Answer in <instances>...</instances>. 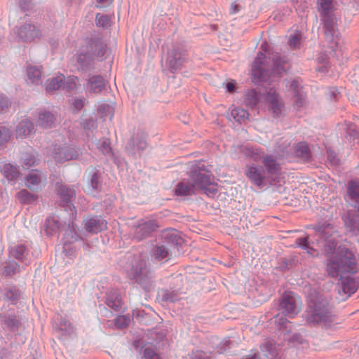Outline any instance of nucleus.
Instances as JSON below:
<instances>
[{"label": "nucleus", "instance_id": "obj_42", "mask_svg": "<svg viewBox=\"0 0 359 359\" xmlns=\"http://www.w3.org/2000/svg\"><path fill=\"white\" fill-rule=\"evenodd\" d=\"M95 23L99 27L108 29L111 25V18L107 15L97 13L95 17Z\"/></svg>", "mask_w": 359, "mask_h": 359}, {"label": "nucleus", "instance_id": "obj_3", "mask_svg": "<svg viewBox=\"0 0 359 359\" xmlns=\"http://www.w3.org/2000/svg\"><path fill=\"white\" fill-rule=\"evenodd\" d=\"M189 181L179 182L175 189L177 196H187L195 194L196 190L202 189L208 196H214L217 189L212 183L211 172L203 161H198L191 165Z\"/></svg>", "mask_w": 359, "mask_h": 359}, {"label": "nucleus", "instance_id": "obj_6", "mask_svg": "<svg viewBox=\"0 0 359 359\" xmlns=\"http://www.w3.org/2000/svg\"><path fill=\"white\" fill-rule=\"evenodd\" d=\"M0 329L1 334L8 338L20 336L25 329L24 318L13 310L0 312Z\"/></svg>", "mask_w": 359, "mask_h": 359}, {"label": "nucleus", "instance_id": "obj_23", "mask_svg": "<svg viewBox=\"0 0 359 359\" xmlns=\"http://www.w3.org/2000/svg\"><path fill=\"white\" fill-rule=\"evenodd\" d=\"M27 82L34 85H40L44 78L41 65H29L26 69Z\"/></svg>", "mask_w": 359, "mask_h": 359}, {"label": "nucleus", "instance_id": "obj_36", "mask_svg": "<svg viewBox=\"0 0 359 359\" xmlns=\"http://www.w3.org/2000/svg\"><path fill=\"white\" fill-rule=\"evenodd\" d=\"M65 81V76L62 74L58 75L50 80L47 81L46 90L48 92H53L56 90L62 88V84Z\"/></svg>", "mask_w": 359, "mask_h": 359}, {"label": "nucleus", "instance_id": "obj_51", "mask_svg": "<svg viewBox=\"0 0 359 359\" xmlns=\"http://www.w3.org/2000/svg\"><path fill=\"white\" fill-rule=\"evenodd\" d=\"M130 317L129 316L121 315L115 319V325L118 329H123L129 325Z\"/></svg>", "mask_w": 359, "mask_h": 359}, {"label": "nucleus", "instance_id": "obj_16", "mask_svg": "<svg viewBox=\"0 0 359 359\" xmlns=\"http://www.w3.org/2000/svg\"><path fill=\"white\" fill-rule=\"evenodd\" d=\"M79 151L70 146H63L55 148L53 151V158L57 162L63 163L67 161L76 159Z\"/></svg>", "mask_w": 359, "mask_h": 359}, {"label": "nucleus", "instance_id": "obj_48", "mask_svg": "<svg viewBox=\"0 0 359 359\" xmlns=\"http://www.w3.org/2000/svg\"><path fill=\"white\" fill-rule=\"evenodd\" d=\"M22 161L23 166L29 168L36 165L37 159L34 154L25 153L22 155Z\"/></svg>", "mask_w": 359, "mask_h": 359}, {"label": "nucleus", "instance_id": "obj_5", "mask_svg": "<svg viewBox=\"0 0 359 359\" xmlns=\"http://www.w3.org/2000/svg\"><path fill=\"white\" fill-rule=\"evenodd\" d=\"M317 4L325 38L331 44V48L334 49L338 46L339 36L337 20L334 14L336 10L334 1L318 0Z\"/></svg>", "mask_w": 359, "mask_h": 359}, {"label": "nucleus", "instance_id": "obj_41", "mask_svg": "<svg viewBox=\"0 0 359 359\" xmlns=\"http://www.w3.org/2000/svg\"><path fill=\"white\" fill-rule=\"evenodd\" d=\"M78 78L74 76H68L65 78V81L62 84V90L68 92H72L77 88Z\"/></svg>", "mask_w": 359, "mask_h": 359}, {"label": "nucleus", "instance_id": "obj_44", "mask_svg": "<svg viewBox=\"0 0 359 359\" xmlns=\"http://www.w3.org/2000/svg\"><path fill=\"white\" fill-rule=\"evenodd\" d=\"M163 302L174 303L180 299L179 294L176 291L163 290L161 292Z\"/></svg>", "mask_w": 359, "mask_h": 359}, {"label": "nucleus", "instance_id": "obj_30", "mask_svg": "<svg viewBox=\"0 0 359 359\" xmlns=\"http://www.w3.org/2000/svg\"><path fill=\"white\" fill-rule=\"evenodd\" d=\"M316 233L320 237L324 240L333 238V236H338V232L334 229V226L324 222L321 224L316 225L313 227Z\"/></svg>", "mask_w": 359, "mask_h": 359}, {"label": "nucleus", "instance_id": "obj_13", "mask_svg": "<svg viewBox=\"0 0 359 359\" xmlns=\"http://www.w3.org/2000/svg\"><path fill=\"white\" fill-rule=\"evenodd\" d=\"M86 175L90 191H100L102 187V173L98 168L90 166L86 169Z\"/></svg>", "mask_w": 359, "mask_h": 359}, {"label": "nucleus", "instance_id": "obj_37", "mask_svg": "<svg viewBox=\"0 0 359 359\" xmlns=\"http://www.w3.org/2000/svg\"><path fill=\"white\" fill-rule=\"evenodd\" d=\"M2 172L5 177L11 181L16 180L20 174L18 168L10 163L4 165Z\"/></svg>", "mask_w": 359, "mask_h": 359}, {"label": "nucleus", "instance_id": "obj_59", "mask_svg": "<svg viewBox=\"0 0 359 359\" xmlns=\"http://www.w3.org/2000/svg\"><path fill=\"white\" fill-rule=\"evenodd\" d=\"M347 133L353 138L359 137V131L357 130V128L353 123H348L347 126Z\"/></svg>", "mask_w": 359, "mask_h": 359}, {"label": "nucleus", "instance_id": "obj_18", "mask_svg": "<svg viewBox=\"0 0 359 359\" xmlns=\"http://www.w3.org/2000/svg\"><path fill=\"white\" fill-rule=\"evenodd\" d=\"M262 164L266 169V173L271 182L273 184L275 182L277 176L280 173V165L277 163L276 160L270 156H265L262 161Z\"/></svg>", "mask_w": 359, "mask_h": 359}, {"label": "nucleus", "instance_id": "obj_9", "mask_svg": "<svg viewBox=\"0 0 359 359\" xmlns=\"http://www.w3.org/2000/svg\"><path fill=\"white\" fill-rule=\"evenodd\" d=\"M245 175L251 183L259 189L272 184L269 177L266 175V170L262 166H249L245 170Z\"/></svg>", "mask_w": 359, "mask_h": 359}, {"label": "nucleus", "instance_id": "obj_50", "mask_svg": "<svg viewBox=\"0 0 359 359\" xmlns=\"http://www.w3.org/2000/svg\"><path fill=\"white\" fill-rule=\"evenodd\" d=\"M11 131L8 128L0 126V148L4 147L10 140Z\"/></svg>", "mask_w": 359, "mask_h": 359}, {"label": "nucleus", "instance_id": "obj_21", "mask_svg": "<svg viewBox=\"0 0 359 359\" xmlns=\"http://www.w3.org/2000/svg\"><path fill=\"white\" fill-rule=\"evenodd\" d=\"M147 146V144L144 137L137 134L131 137L126 149L129 154L135 156L136 154V149L137 151L142 152L146 149Z\"/></svg>", "mask_w": 359, "mask_h": 359}, {"label": "nucleus", "instance_id": "obj_54", "mask_svg": "<svg viewBox=\"0 0 359 359\" xmlns=\"http://www.w3.org/2000/svg\"><path fill=\"white\" fill-rule=\"evenodd\" d=\"M143 359H161L159 355L152 347H147L143 351Z\"/></svg>", "mask_w": 359, "mask_h": 359}, {"label": "nucleus", "instance_id": "obj_45", "mask_svg": "<svg viewBox=\"0 0 359 359\" xmlns=\"http://www.w3.org/2000/svg\"><path fill=\"white\" fill-rule=\"evenodd\" d=\"M309 237H303V238H299L296 240L295 244L302 248L303 250H305L306 252L309 255H313V252H315V250L310 246L309 243Z\"/></svg>", "mask_w": 359, "mask_h": 359}, {"label": "nucleus", "instance_id": "obj_22", "mask_svg": "<svg viewBox=\"0 0 359 359\" xmlns=\"http://www.w3.org/2000/svg\"><path fill=\"white\" fill-rule=\"evenodd\" d=\"M266 100L269 103V111H271L273 117L278 118L282 114L283 104L280 100L278 95L275 91L270 90L267 93Z\"/></svg>", "mask_w": 359, "mask_h": 359}, {"label": "nucleus", "instance_id": "obj_52", "mask_svg": "<svg viewBox=\"0 0 359 359\" xmlns=\"http://www.w3.org/2000/svg\"><path fill=\"white\" fill-rule=\"evenodd\" d=\"M302 35L301 34H295L290 35L289 38V46L294 49H299L301 46Z\"/></svg>", "mask_w": 359, "mask_h": 359}, {"label": "nucleus", "instance_id": "obj_60", "mask_svg": "<svg viewBox=\"0 0 359 359\" xmlns=\"http://www.w3.org/2000/svg\"><path fill=\"white\" fill-rule=\"evenodd\" d=\"M83 126L85 129L93 130L97 127L96 121L93 117L87 118L84 120Z\"/></svg>", "mask_w": 359, "mask_h": 359}, {"label": "nucleus", "instance_id": "obj_10", "mask_svg": "<svg viewBox=\"0 0 359 359\" xmlns=\"http://www.w3.org/2000/svg\"><path fill=\"white\" fill-rule=\"evenodd\" d=\"M155 220H140L137 225L133 226V239L140 241L146 239L158 228Z\"/></svg>", "mask_w": 359, "mask_h": 359}, {"label": "nucleus", "instance_id": "obj_46", "mask_svg": "<svg viewBox=\"0 0 359 359\" xmlns=\"http://www.w3.org/2000/svg\"><path fill=\"white\" fill-rule=\"evenodd\" d=\"M338 236L325 240L324 250L327 254H332L338 245Z\"/></svg>", "mask_w": 359, "mask_h": 359}, {"label": "nucleus", "instance_id": "obj_33", "mask_svg": "<svg viewBox=\"0 0 359 359\" xmlns=\"http://www.w3.org/2000/svg\"><path fill=\"white\" fill-rule=\"evenodd\" d=\"M33 130L34 124L31 121L28 119L22 120L16 127V137L21 138L26 137L29 135Z\"/></svg>", "mask_w": 359, "mask_h": 359}, {"label": "nucleus", "instance_id": "obj_20", "mask_svg": "<svg viewBox=\"0 0 359 359\" xmlns=\"http://www.w3.org/2000/svg\"><path fill=\"white\" fill-rule=\"evenodd\" d=\"M57 194L61 199V203L63 206H69L75 199L76 191L72 188L65 184H57Z\"/></svg>", "mask_w": 359, "mask_h": 359}, {"label": "nucleus", "instance_id": "obj_32", "mask_svg": "<svg viewBox=\"0 0 359 359\" xmlns=\"http://www.w3.org/2000/svg\"><path fill=\"white\" fill-rule=\"evenodd\" d=\"M54 115L48 111H41L39 112L36 124L43 128H51L55 122Z\"/></svg>", "mask_w": 359, "mask_h": 359}, {"label": "nucleus", "instance_id": "obj_49", "mask_svg": "<svg viewBox=\"0 0 359 359\" xmlns=\"http://www.w3.org/2000/svg\"><path fill=\"white\" fill-rule=\"evenodd\" d=\"M16 348L17 347L13 343H11L8 348H2L0 351V359H12L13 353Z\"/></svg>", "mask_w": 359, "mask_h": 359}, {"label": "nucleus", "instance_id": "obj_31", "mask_svg": "<svg viewBox=\"0 0 359 359\" xmlns=\"http://www.w3.org/2000/svg\"><path fill=\"white\" fill-rule=\"evenodd\" d=\"M171 249L163 243L156 244L152 249L151 255L157 260L169 259Z\"/></svg>", "mask_w": 359, "mask_h": 359}, {"label": "nucleus", "instance_id": "obj_64", "mask_svg": "<svg viewBox=\"0 0 359 359\" xmlns=\"http://www.w3.org/2000/svg\"><path fill=\"white\" fill-rule=\"evenodd\" d=\"M304 339L299 333H295L291 337V341L294 344H303Z\"/></svg>", "mask_w": 359, "mask_h": 359}, {"label": "nucleus", "instance_id": "obj_61", "mask_svg": "<svg viewBox=\"0 0 359 359\" xmlns=\"http://www.w3.org/2000/svg\"><path fill=\"white\" fill-rule=\"evenodd\" d=\"M20 6L23 11H29L34 6L33 0H20Z\"/></svg>", "mask_w": 359, "mask_h": 359}, {"label": "nucleus", "instance_id": "obj_63", "mask_svg": "<svg viewBox=\"0 0 359 359\" xmlns=\"http://www.w3.org/2000/svg\"><path fill=\"white\" fill-rule=\"evenodd\" d=\"M85 101H86V100L84 98H82V99L75 98V99H74L72 104H73L74 109L77 111H79L83 107Z\"/></svg>", "mask_w": 359, "mask_h": 359}, {"label": "nucleus", "instance_id": "obj_38", "mask_svg": "<svg viewBox=\"0 0 359 359\" xmlns=\"http://www.w3.org/2000/svg\"><path fill=\"white\" fill-rule=\"evenodd\" d=\"M59 228V222L54 217H49L46 220L45 231L47 235H53L57 231Z\"/></svg>", "mask_w": 359, "mask_h": 359}, {"label": "nucleus", "instance_id": "obj_40", "mask_svg": "<svg viewBox=\"0 0 359 359\" xmlns=\"http://www.w3.org/2000/svg\"><path fill=\"white\" fill-rule=\"evenodd\" d=\"M249 116V113L242 108H235L231 111V117L237 122L245 121Z\"/></svg>", "mask_w": 359, "mask_h": 359}, {"label": "nucleus", "instance_id": "obj_53", "mask_svg": "<svg viewBox=\"0 0 359 359\" xmlns=\"http://www.w3.org/2000/svg\"><path fill=\"white\" fill-rule=\"evenodd\" d=\"M97 111L100 114H102L103 116H109L110 118H111L114 114L113 108L108 104H102L99 105Z\"/></svg>", "mask_w": 359, "mask_h": 359}, {"label": "nucleus", "instance_id": "obj_7", "mask_svg": "<svg viewBox=\"0 0 359 359\" xmlns=\"http://www.w3.org/2000/svg\"><path fill=\"white\" fill-rule=\"evenodd\" d=\"M129 277L147 291L154 287L153 273L147 268L144 259H139L135 262L129 272Z\"/></svg>", "mask_w": 359, "mask_h": 359}, {"label": "nucleus", "instance_id": "obj_28", "mask_svg": "<svg viewBox=\"0 0 359 359\" xmlns=\"http://www.w3.org/2000/svg\"><path fill=\"white\" fill-rule=\"evenodd\" d=\"M46 180L45 176L38 170H32L26 177V186L32 190L36 191L41 187L42 181Z\"/></svg>", "mask_w": 359, "mask_h": 359}, {"label": "nucleus", "instance_id": "obj_15", "mask_svg": "<svg viewBox=\"0 0 359 359\" xmlns=\"http://www.w3.org/2000/svg\"><path fill=\"white\" fill-rule=\"evenodd\" d=\"M162 243L168 246L170 249L172 247L178 248L182 245L184 239L180 233L174 229H165L161 233Z\"/></svg>", "mask_w": 359, "mask_h": 359}, {"label": "nucleus", "instance_id": "obj_14", "mask_svg": "<svg viewBox=\"0 0 359 359\" xmlns=\"http://www.w3.org/2000/svg\"><path fill=\"white\" fill-rule=\"evenodd\" d=\"M96 59L102 60L107 50V45L104 43L100 37L91 38L84 47Z\"/></svg>", "mask_w": 359, "mask_h": 359}, {"label": "nucleus", "instance_id": "obj_25", "mask_svg": "<svg viewBox=\"0 0 359 359\" xmlns=\"http://www.w3.org/2000/svg\"><path fill=\"white\" fill-rule=\"evenodd\" d=\"M85 227L87 231L97 233L107 228V222L95 216L86 219Z\"/></svg>", "mask_w": 359, "mask_h": 359}, {"label": "nucleus", "instance_id": "obj_8", "mask_svg": "<svg viewBox=\"0 0 359 359\" xmlns=\"http://www.w3.org/2000/svg\"><path fill=\"white\" fill-rule=\"evenodd\" d=\"M300 300L292 292H285L280 302L279 310L286 316L293 318L300 311Z\"/></svg>", "mask_w": 359, "mask_h": 359}, {"label": "nucleus", "instance_id": "obj_11", "mask_svg": "<svg viewBox=\"0 0 359 359\" xmlns=\"http://www.w3.org/2000/svg\"><path fill=\"white\" fill-rule=\"evenodd\" d=\"M95 59L84 47L81 48L76 55V67L77 70L88 72L93 69Z\"/></svg>", "mask_w": 359, "mask_h": 359}, {"label": "nucleus", "instance_id": "obj_4", "mask_svg": "<svg viewBox=\"0 0 359 359\" xmlns=\"http://www.w3.org/2000/svg\"><path fill=\"white\" fill-rule=\"evenodd\" d=\"M308 307L305 320L311 326L330 327L335 320L332 306L327 298L314 289H310L306 296Z\"/></svg>", "mask_w": 359, "mask_h": 359}, {"label": "nucleus", "instance_id": "obj_35", "mask_svg": "<svg viewBox=\"0 0 359 359\" xmlns=\"http://www.w3.org/2000/svg\"><path fill=\"white\" fill-rule=\"evenodd\" d=\"M296 156L302 161H309L311 158V151L308 144L305 142L298 143L295 147Z\"/></svg>", "mask_w": 359, "mask_h": 359}, {"label": "nucleus", "instance_id": "obj_58", "mask_svg": "<svg viewBox=\"0 0 359 359\" xmlns=\"http://www.w3.org/2000/svg\"><path fill=\"white\" fill-rule=\"evenodd\" d=\"M191 359H210V356L203 351L196 350L191 352L190 354Z\"/></svg>", "mask_w": 359, "mask_h": 359}, {"label": "nucleus", "instance_id": "obj_47", "mask_svg": "<svg viewBox=\"0 0 359 359\" xmlns=\"http://www.w3.org/2000/svg\"><path fill=\"white\" fill-rule=\"evenodd\" d=\"M20 292L19 290L15 287H10L6 290L5 297L6 298L11 302L12 304H15L19 299Z\"/></svg>", "mask_w": 359, "mask_h": 359}, {"label": "nucleus", "instance_id": "obj_29", "mask_svg": "<svg viewBox=\"0 0 359 359\" xmlns=\"http://www.w3.org/2000/svg\"><path fill=\"white\" fill-rule=\"evenodd\" d=\"M57 329L61 333L63 339H66L75 334V328L69 320L60 317L57 324Z\"/></svg>", "mask_w": 359, "mask_h": 359}, {"label": "nucleus", "instance_id": "obj_39", "mask_svg": "<svg viewBox=\"0 0 359 359\" xmlns=\"http://www.w3.org/2000/svg\"><path fill=\"white\" fill-rule=\"evenodd\" d=\"M18 198L22 203H33L36 201L38 196L26 189H22L18 194Z\"/></svg>", "mask_w": 359, "mask_h": 359}, {"label": "nucleus", "instance_id": "obj_43", "mask_svg": "<svg viewBox=\"0 0 359 359\" xmlns=\"http://www.w3.org/2000/svg\"><path fill=\"white\" fill-rule=\"evenodd\" d=\"M20 272V266L14 260H9L5 263L4 273L6 276H13Z\"/></svg>", "mask_w": 359, "mask_h": 359}, {"label": "nucleus", "instance_id": "obj_57", "mask_svg": "<svg viewBox=\"0 0 359 359\" xmlns=\"http://www.w3.org/2000/svg\"><path fill=\"white\" fill-rule=\"evenodd\" d=\"M294 104L296 108L301 107L304 103V96L301 92L294 93Z\"/></svg>", "mask_w": 359, "mask_h": 359}, {"label": "nucleus", "instance_id": "obj_56", "mask_svg": "<svg viewBox=\"0 0 359 359\" xmlns=\"http://www.w3.org/2000/svg\"><path fill=\"white\" fill-rule=\"evenodd\" d=\"M261 350L264 355L268 357L269 355L273 356L274 353L273 352V344L270 341H266L261 346Z\"/></svg>", "mask_w": 359, "mask_h": 359}, {"label": "nucleus", "instance_id": "obj_1", "mask_svg": "<svg viewBox=\"0 0 359 359\" xmlns=\"http://www.w3.org/2000/svg\"><path fill=\"white\" fill-rule=\"evenodd\" d=\"M358 269L354 255L347 248L339 247L337 255L329 260L326 271L331 277H340V290L349 297L357 290L358 283L348 274H354Z\"/></svg>", "mask_w": 359, "mask_h": 359}, {"label": "nucleus", "instance_id": "obj_12", "mask_svg": "<svg viewBox=\"0 0 359 359\" xmlns=\"http://www.w3.org/2000/svg\"><path fill=\"white\" fill-rule=\"evenodd\" d=\"M344 199L359 214V180H351L348 182Z\"/></svg>", "mask_w": 359, "mask_h": 359}, {"label": "nucleus", "instance_id": "obj_62", "mask_svg": "<svg viewBox=\"0 0 359 359\" xmlns=\"http://www.w3.org/2000/svg\"><path fill=\"white\" fill-rule=\"evenodd\" d=\"M100 148L104 154H111V149L107 140H104L101 142Z\"/></svg>", "mask_w": 359, "mask_h": 359}, {"label": "nucleus", "instance_id": "obj_2", "mask_svg": "<svg viewBox=\"0 0 359 359\" xmlns=\"http://www.w3.org/2000/svg\"><path fill=\"white\" fill-rule=\"evenodd\" d=\"M268 44L263 43L261 49L268 53L267 57L262 51L258 52L252 66V81L256 84L266 81L271 75H280L287 69V60L278 53L268 52Z\"/></svg>", "mask_w": 359, "mask_h": 359}, {"label": "nucleus", "instance_id": "obj_17", "mask_svg": "<svg viewBox=\"0 0 359 359\" xmlns=\"http://www.w3.org/2000/svg\"><path fill=\"white\" fill-rule=\"evenodd\" d=\"M188 62L185 50L174 48L168 57L169 67L172 70L181 69Z\"/></svg>", "mask_w": 359, "mask_h": 359}, {"label": "nucleus", "instance_id": "obj_24", "mask_svg": "<svg viewBox=\"0 0 359 359\" xmlns=\"http://www.w3.org/2000/svg\"><path fill=\"white\" fill-rule=\"evenodd\" d=\"M19 37L24 41H32L39 36V30L29 23H26L19 29Z\"/></svg>", "mask_w": 359, "mask_h": 359}, {"label": "nucleus", "instance_id": "obj_34", "mask_svg": "<svg viewBox=\"0 0 359 359\" xmlns=\"http://www.w3.org/2000/svg\"><path fill=\"white\" fill-rule=\"evenodd\" d=\"M260 97V93H257L256 90H248L244 94L243 103L246 107L254 109L259 103Z\"/></svg>", "mask_w": 359, "mask_h": 359}, {"label": "nucleus", "instance_id": "obj_55", "mask_svg": "<svg viewBox=\"0 0 359 359\" xmlns=\"http://www.w3.org/2000/svg\"><path fill=\"white\" fill-rule=\"evenodd\" d=\"M11 105L10 99L4 94H0V113L6 111Z\"/></svg>", "mask_w": 359, "mask_h": 359}, {"label": "nucleus", "instance_id": "obj_19", "mask_svg": "<svg viewBox=\"0 0 359 359\" xmlns=\"http://www.w3.org/2000/svg\"><path fill=\"white\" fill-rule=\"evenodd\" d=\"M10 257L28 265L30 262L29 250L24 244H16L11 246Z\"/></svg>", "mask_w": 359, "mask_h": 359}, {"label": "nucleus", "instance_id": "obj_26", "mask_svg": "<svg viewBox=\"0 0 359 359\" xmlns=\"http://www.w3.org/2000/svg\"><path fill=\"white\" fill-rule=\"evenodd\" d=\"M106 304L115 311H119L122 308V299L117 290L112 289L106 294Z\"/></svg>", "mask_w": 359, "mask_h": 359}, {"label": "nucleus", "instance_id": "obj_27", "mask_svg": "<svg viewBox=\"0 0 359 359\" xmlns=\"http://www.w3.org/2000/svg\"><path fill=\"white\" fill-rule=\"evenodd\" d=\"M107 81L100 75L90 77L87 83V90L90 93H100L105 88Z\"/></svg>", "mask_w": 359, "mask_h": 359}]
</instances>
